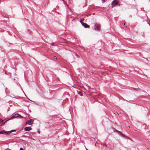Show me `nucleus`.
<instances>
[{"label": "nucleus", "mask_w": 150, "mask_h": 150, "mask_svg": "<svg viewBox=\"0 0 150 150\" xmlns=\"http://www.w3.org/2000/svg\"><path fill=\"white\" fill-rule=\"evenodd\" d=\"M117 134L120 135L121 136L123 137H125L126 139H127L128 138V137L126 136H125V134H123L121 132L119 131L118 132Z\"/></svg>", "instance_id": "20e7f679"}, {"label": "nucleus", "mask_w": 150, "mask_h": 150, "mask_svg": "<svg viewBox=\"0 0 150 150\" xmlns=\"http://www.w3.org/2000/svg\"><path fill=\"white\" fill-rule=\"evenodd\" d=\"M36 133L35 132H33L32 133V134H33V135H34V134H36Z\"/></svg>", "instance_id": "2eb2a0df"}, {"label": "nucleus", "mask_w": 150, "mask_h": 150, "mask_svg": "<svg viewBox=\"0 0 150 150\" xmlns=\"http://www.w3.org/2000/svg\"><path fill=\"white\" fill-rule=\"evenodd\" d=\"M93 15H94L95 14V13H93Z\"/></svg>", "instance_id": "5701e85b"}, {"label": "nucleus", "mask_w": 150, "mask_h": 150, "mask_svg": "<svg viewBox=\"0 0 150 150\" xmlns=\"http://www.w3.org/2000/svg\"><path fill=\"white\" fill-rule=\"evenodd\" d=\"M22 117L23 116L20 115V116H19V117H19L20 118H22Z\"/></svg>", "instance_id": "4468645a"}, {"label": "nucleus", "mask_w": 150, "mask_h": 150, "mask_svg": "<svg viewBox=\"0 0 150 150\" xmlns=\"http://www.w3.org/2000/svg\"><path fill=\"white\" fill-rule=\"evenodd\" d=\"M34 120L33 119H30L28 122V124L29 125H31L33 123Z\"/></svg>", "instance_id": "6e6552de"}, {"label": "nucleus", "mask_w": 150, "mask_h": 150, "mask_svg": "<svg viewBox=\"0 0 150 150\" xmlns=\"http://www.w3.org/2000/svg\"><path fill=\"white\" fill-rule=\"evenodd\" d=\"M20 150H23V149L22 148H20Z\"/></svg>", "instance_id": "a211bd4d"}, {"label": "nucleus", "mask_w": 150, "mask_h": 150, "mask_svg": "<svg viewBox=\"0 0 150 150\" xmlns=\"http://www.w3.org/2000/svg\"><path fill=\"white\" fill-rule=\"evenodd\" d=\"M106 0H102V1L103 3L105 2Z\"/></svg>", "instance_id": "ddd939ff"}, {"label": "nucleus", "mask_w": 150, "mask_h": 150, "mask_svg": "<svg viewBox=\"0 0 150 150\" xmlns=\"http://www.w3.org/2000/svg\"><path fill=\"white\" fill-rule=\"evenodd\" d=\"M84 20V19H83V20H82V19H81V20L80 21V23H81V24H82V25L83 24H82V23H83L82 22V20Z\"/></svg>", "instance_id": "f8f14e48"}, {"label": "nucleus", "mask_w": 150, "mask_h": 150, "mask_svg": "<svg viewBox=\"0 0 150 150\" xmlns=\"http://www.w3.org/2000/svg\"><path fill=\"white\" fill-rule=\"evenodd\" d=\"M23 137H25V135H23Z\"/></svg>", "instance_id": "4be33fe9"}, {"label": "nucleus", "mask_w": 150, "mask_h": 150, "mask_svg": "<svg viewBox=\"0 0 150 150\" xmlns=\"http://www.w3.org/2000/svg\"><path fill=\"white\" fill-rule=\"evenodd\" d=\"M54 42H52L51 43V44L52 45H54Z\"/></svg>", "instance_id": "6ab92c4d"}, {"label": "nucleus", "mask_w": 150, "mask_h": 150, "mask_svg": "<svg viewBox=\"0 0 150 150\" xmlns=\"http://www.w3.org/2000/svg\"><path fill=\"white\" fill-rule=\"evenodd\" d=\"M76 57H77L78 58H79V56L78 55V54H76Z\"/></svg>", "instance_id": "dca6fc26"}, {"label": "nucleus", "mask_w": 150, "mask_h": 150, "mask_svg": "<svg viewBox=\"0 0 150 150\" xmlns=\"http://www.w3.org/2000/svg\"><path fill=\"white\" fill-rule=\"evenodd\" d=\"M19 116H20V115L19 114H16L13 115L11 117L12 118L18 117H19Z\"/></svg>", "instance_id": "423d86ee"}, {"label": "nucleus", "mask_w": 150, "mask_h": 150, "mask_svg": "<svg viewBox=\"0 0 150 150\" xmlns=\"http://www.w3.org/2000/svg\"><path fill=\"white\" fill-rule=\"evenodd\" d=\"M103 146H106V144H103Z\"/></svg>", "instance_id": "aec40b11"}, {"label": "nucleus", "mask_w": 150, "mask_h": 150, "mask_svg": "<svg viewBox=\"0 0 150 150\" xmlns=\"http://www.w3.org/2000/svg\"><path fill=\"white\" fill-rule=\"evenodd\" d=\"M16 130H13L10 131H6L5 130H3L1 131H0V134H10L11 132H16Z\"/></svg>", "instance_id": "f257e3e1"}, {"label": "nucleus", "mask_w": 150, "mask_h": 150, "mask_svg": "<svg viewBox=\"0 0 150 150\" xmlns=\"http://www.w3.org/2000/svg\"><path fill=\"white\" fill-rule=\"evenodd\" d=\"M118 4V1L116 0H114L111 3V6L112 8L114 7L116 5Z\"/></svg>", "instance_id": "7ed1b4c3"}, {"label": "nucleus", "mask_w": 150, "mask_h": 150, "mask_svg": "<svg viewBox=\"0 0 150 150\" xmlns=\"http://www.w3.org/2000/svg\"><path fill=\"white\" fill-rule=\"evenodd\" d=\"M5 150H6V149Z\"/></svg>", "instance_id": "393cba45"}, {"label": "nucleus", "mask_w": 150, "mask_h": 150, "mask_svg": "<svg viewBox=\"0 0 150 150\" xmlns=\"http://www.w3.org/2000/svg\"><path fill=\"white\" fill-rule=\"evenodd\" d=\"M113 131L114 132H116L117 133L119 131L117 130L116 129H115L114 128H113Z\"/></svg>", "instance_id": "9b49d317"}, {"label": "nucleus", "mask_w": 150, "mask_h": 150, "mask_svg": "<svg viewBox=\"0 0 150 150\" xmlns=\"http://www.w3.org/2000/svg\"><path fill=\"white\" fill-rule=\"evenodd\" d=\"M100 25L99 24L96 23L94 25V28L96 31H99L100 30Z\"/></svg>", "instance_id": "f03ea898"}, {"label": "nucleus", "mask_w": 150, "mask_h": 150, "mask_svg": "<svg viewBox=\"0 0 150 150\" xmlns=\"http://www.w3.org/2000/svg\"><path fill=\"white\" fill-rule=\"evenodd\" d=\"M78 94L79 95L81 96H83V95L82 94L81 92L80 91H78Z\"/></svg>", "instance_id": "9d476101"}, {"label": "nucleus", "mask_w": 150, "mask_h": 150, "mask_svg": "<svg viewBox=\"0 0 150 150\" xmlns=\"http://www.w3.org/2000/svg\"><path fill=\"white\" fill-rule=\"evenodd\" d=\"M132 88H133V89L134 90L137 91H139L141 90V89L139 88H136L134 87H132Z\"/></svg>", "instance_id": "1a4fd4ad"}, {"label": "nucleus", "mask_w": 150, "mask_h": 150, "mask_svg": "<svg viewBox=\"0 0 150 150\" xmlns=\"http://www.w3.org/2000/svg\"><path fill=\"white\" fill-rule=\"evenodd\" d=\"M17 134V132H16L14 133V134L15 135L16 134Z\"/></svg>", "instance_id": "f3484780"}, {"label": "nucleus", "mask_w": 150, "mask_h": 150, "mask_svg": "<svg viewBox=\"0 0 150 150\" xmlns=\"http://www.w3.org/2000/svg\"><path fill=\"white\" fill-rule=\"evenodd\" d=\"M38 133H40V131L39 130L38 131Z\"/></svg>", "instance_id": "412c9836"}, {"label": "nucleus", "mask_w": 150, "mask_h": 150, "mask_svg": "<svg viewBox=\"0 0 150 150\" xmlns=\"http://www.w3.org/2000/svg\"><path fill=\"white\" fill-rule=\"evenodd\" d=\"M128 127H129V128H130L129 126H128Z\"/></svg>", "instance_id": "b1692460"}, {"label": "nucleus", "mask_w": 150, "mask_h": 150, "mask_svg": "<svg viewBox=\"0 0 150 150\" xmlns=\"http://www.w3.org/2000/svg\"><path fill=\"white\" fill-rule=\"evenodd\" d=\"M82 24H83L82 25L85 28H89V25L87 24L86 23H82Z\"/></svg>", "instance_id": "0eeeda50"}, {"label": "nucleus", "mask_w": 150, "mask_h": 150, "mask_svg": "<svg viewBox=\"0 0 150 150\" xmlns=\"http://www.w3.org/2000/svg\"><path fill=\"white\" fill-rule=\"evenodd\" d=\"M24 130L26 131H29L32 129V128L30 127H27L24 128Z\"/></svg>", "instance_id": "39448f33"}]
</instances>
